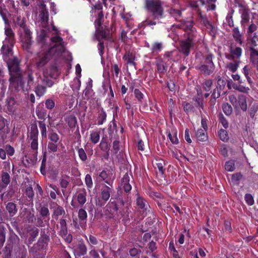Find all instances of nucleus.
I'll return each mask as SVG.
<instances>
[{
  "label": "nucleus",
  "instance_id": "nucleus-5",
  "mask_svg": "<svg viewBox=\"0 0 258 258\" xmlns=\"http://www.w3.org/2000/svg\"><path fill=\"white\" fill-rule=\"evenodd\" d=\"M56 71V74L57 73V68L53 66L52 68V72L50 73L46 72L45 74V78L41 80L42 84H38L36 87L35 92L37 96L40 97L43 96L46 92V87H50L53 85V82L51 80L48 79V76L52 75V72Z\"/></svg>",
  "mask_w": 258,
  "mask_h": 258
},
{
  "label": "nucleus",
  "instance_id": "nucleus-25",
  "mask_svg": "<svg viewBox=\"0 0 258 258\" xmlns=\"http://www.w3.org/2000/svg\"><path fill=\"white\" fill-rule=\"evenodd\" d=\"M0 15L2 17L5 24H9L8 16L9 12L4 5H0Z\"/></svg>",
  "mask_w": 258,
  "mask_h": 258
},
{
  "label": "nucleus",
  "instance_id": "nucleus-29",
  "mask_svg": "<svg viewBox=\"0 0 258 258\" xmlns=\"http://www.w3.org/2000/svg\"><path fill=\"white\" fill-rule=\"evenodd\" d=\"M6 209L9 212L10 216H13L17 212V209L16 205L12 202H10L7 204L6 206Z\"/></svg>",
  "mask_w": 258,
  "mask_h": 258
},
{
  "label": "nucleus",
  "instance_id": "nucleus-33",
  "mask_svg": "<svg viewBox=\"0 0 258 258\" xmlns=\"http://www.w3.org/2000/svg\"><path fill=\"white\" fill-rule=\"evenodd\" d=\"M232 35L236 42L240 44H242V41L241 40V35L237 28H234L233 29Z\"/></svg>",
  "mask_w": 258,
  "mask_h": 258
},
{
  "label": "nucleus",
  "instance_id": "nucleus-53",
  "mask_svg": "<svg viewBox=\"0 0 258 258\" xmlns=\"http://www.w3.org/2000/svg\"><path fill=\"white\" fill-rule=\"evenodd\" d=\"M48 150L49 152H56L57 150V145L56 143L49 142L48 144Z\"/></svg>",
  "mask_w": 258,
  "mask_h": 258
},
{
  "label": "nucleus",
  "instance_id": "nucleus-22",
  "mask_svg": "<svg viewBox=\"0 0 258 258\" xmlns=\"http://www.w3.org/2000/svg\"><path fill=\"white\" fill-rule=\"evenodd\" d=\"M182 27L187 32H193L195 28L193 27L194 22L192 20H181Z\"/></svg>",
  "mask_w": 258,
  "mask_h": 258
},
{
  "label": "nucleus",
  "instance_id": "nucleus-17",
  "mask_svg": "<svg viewBox=\"0 0 258 258\" xmlns=\"http://www.w3.org/2000/svg\"><path fill=\"white\" fill-rule=\"evenodd\" d=\"M179 53L176 50L167 52L164 54V57L168 61H176L178 59Z\"/></svg>",
  "mask_w": 258,
  "mask_h": 258
},
{
  "label": "nucleus",
  "instance_id": "nucleus-48",
  "mask_svg": "<svg viewBox=\"0 0 258 258\" xmlns=\"http://www.w3.org/2000/svg\"><path fill=\"white\" fill-rule=\"evenodd\" d=\"M103 14L102 11H100L98 14L97 19L95 21V24L96 26H97L98 27H100L103 22Z\"/></svg>",
  "mask_w": 258,
  "mask_h": 258
},
{
  "label": "nucleus",
  "instance_id": "nucleus-43",
  "mask_svg": "<svg viewBox=\"0 0 258 258\" xmlns=\"http://www.w3.org/2000/svg\"><path fill=\"white\" fill-rule=\"evenodd\" d=\"M223 110L227 115H230L232 112V108L230 105L227 103H225L222 106Z\"/></svg>",
  "mask_w": 258,
  "mask_h": 258
},
{
  "label": "nucleus",
  "instance_id": "nucleus-47",
  "mask_svg": "<svg viewBox=\"0 0 258 258\" xmlns=\"http://www.w3.org/2000/svg\"><path fill=\"white\" fill-rule=\"evenodd\" d=\"M225 168L227 171L232 172L235 169V165L233 161H229L226 162Z\"/></svg>",
  "mask_w": 258,
  "mask_h": 258
},
{
  "label": "nucleus",
  "instance_id": "nucleus-20",
  "mask_svg": "<svg viewBox=\"0 0 258 258\" xmlns=\"http://www.w3.org/2000/svg\"><path fill=\"white\" fill-rule=\"evenodd\" d=\"M239 60H234L232 62L227 63L225 66L226 71H229L232 73L235 72L239 67Z\"/></svg>",
  "mask_w": 258,
  "mask_h": 258
},
{
  "label": "nucleus",
  "instance_id": "nucleus-15",
  "mask_svg": "<svg viewBox=\"0 0 258 258\" xmlns=\"http://www.w3.org/2000/svg\"><path fill=\"white\" fill-rule=\"evenodd\" d=\"M123 58L127 64L132 66H135V55L134 53L130 51L127 52L123 56Z\"/></svg>",
  "mask_w": 258,
  "mask_h": 258
},
{
  "label": "nucleus",
  "instance_id": "nucleus-46",
  "mask_svg": "<svg viewBox=\"0 0 258 258\" xmlns=\"http://www.w3.org/2000/svg\"><path fill=\"white\" fill-rule=\"evenodd\" d=\"M39 126L42 136L46 138L47 135V130L44 122L43 121H39Z\"/></svg>",
  "mask_w": 258,
  "mask_h": 258
},
{
  "label": "nucleus",
  "instance_id": "nucleus-40",
  "mask_svg": "<svg viewBox=\"0 0 258 258\" xmlns=\"http://www.w3.org/2000/svg\"><path fill=\"white\" fill-rule=\"evenodd\" d=\"M2 182L4 185L7 186L10 183V176L7 172H3L2 174Z\"/></svg>",
  "mask_w": 258,
  "mask_h": 258
},
{
  "label": "nucleus",
  "instance_id": "nucleus-8",
  "mask_svg": "<svg viewBox=\"0 0 258 258\" xmlns=\"http://www.w3.org/2000/svg\"><path fill=\"white\" fill-rule=\"evenodd\" d=\"M198 68L204 75H210L215 70V65L212 60V55H208L206 57L204 64H201Z\"/></svg>",
  "mask_w": 258,
  "mask_h": 258
},
{
  "label": "nucleus",
  "instance_id": "nucleus-64",
  "mask_svg": "<svg viewBox=\"0 0 258 258\" xmlns=\"http://www.w3.org/2000/svg\"><path fill=\"white\" fill-rule=\"evenodd\" d=\"M229 100L234 106L237 107V100L235 95H231L229 96Z\"/></svg>",
  "mask_w": 258,
  "mask_h": 258
},
{
  "label": "nucleus",
  "instance_id": "nucleus-21",
  "mask_svg": "<svg viewBox=\"0 0 258 258\" xmlns=\"http://www.w3.org/2000/svg\"><path fill=\"white\" fill-rule=\"evenodd\" d=\"M229 51L235 57L239 58L242 54V49L240 47L231 44L229 48Z\"/></svg>",
  "mask_w": 258,
  "mask_h": 258
},
{
  "label": "nucleus",
  "instance_id": "nucleus-52",
  "mask_svg": "<svg viewBox=\"0 0 258 258\" xmlns=\"http://www.w3.org/2000/svg\"><path fill=\"white\" fill-rule=\"evenodd\" d=\"M256 29L257 26L254 24L252 23L250 25V26L248 28V30L247 32L249 38H251L253 32H254L256 30Z\"/></svg>",
  "mask_w": 258,
  "mask_h": 258
},
{
  "label": "nucleus",
  "instance_id": "nucleus-49",
  "mask_svg": "<svg viewBox=\"0 0 258 258\" xmlns=\"http://www.w3.org/2000/svg\"><path fill=\"white\" fill-rule=\"evenodd\" d=\"M250 68L248 66H245L243 68V73L244 76H245V77L246 78L247 80L249 83H252V80H251L250 77L249 76V73L250 72Z\"/></svg>",
  "mask_w": 258,
  "mask_h": 258
},
{
  "label": "nucleus",
  "instance_id": "nucleus-12",
  "mask_svg": "<svg viewBox=\"0 0 258 258\" xmlns=\"http://www.w3.org/2000/svg\"><path fill=\"white\" fill-rule=\"evenodd\" d=\"M113 190V186H108L105 185L104 186L102 187L101 192L102 199L105 202L107 201L110 197V194Z\"/></svg>",
  "mask_w": 258,
  "mask_h": 258
},
{
  "label": "nucleus",
  "instance_id": "nucleus-58",
  "mask_svg": "<svg viewBox=\"0 0 258 258\" xmlns=\"http://www.w3.org/2000/svg\"><path fill=\"white\" fill-rule=\"evenodd\" d=\"M5 241V231L3 227L0 226V243L3 246Z\"/></svg>",
  "mask_w": 258,
  "mask_h": 258
},
{
  "label": "nucleus",
  "instance_id": "nucleus-19",
  "mask_svg": "<svg viewBox=\"0 0 258 258\" xmlns=\"http://www.w3.org/2000/svg\"><path fill=\"white\" fill-rule=\"evenodd\" d=\"M196 136L197 140L199 141H205L208 139V135L207 131L202 130V128L198 129L196 132Z\"/></svg>",
  "mask_w": 258,
  "mask_h": 258
},
{
  "label": "nucleus",
  "instance_id": "nucleus-18",
  "mask_svg": "<svg viewBox=\"0 0 258 258\" xmlns=\"http://www.w3.org/2000/svg\"><path fill=\"white\" fill-rule=\"evenodd\" d=\"M6 107L10 112H13L15 109L16 101L14 97L10 96L6 99Z\"/></svg>",
  "mask_w": 258,
  "mask_h": 258
},
{
  "label": "nucleus",
  "instance_id": "nucleus-30",
  "mask_svg": "<svg viewBox=\"0 0 258 258\" xmlns=\"http://www.w3.org/2000/svg\"><path fill=\"white\" fill-rule=\"evenodd\" d=\"M163 47V44L162 42H155L152 45L151 50L153 53H158L161 51Z\"/></svg>",
  "mask_w": 258,
  "mask_h": 258
},
{
  "label": "nucleus",
  "instance_id": "nucleus-6",
  "mask_svg": "<svg viewBox=\"0 0 258 258\" xmlns=\"http://www.w3.org/2000/svg\"><path fill=\"white\" fill-rule=\"evenodd\" d=\"M38 131L36 124H32L30 125V130L28 132L27 142L30 145L32 150L37 153Z\"/></svg>",
  "mask_w": 258,
  "mask_h": 258
},
{
  "label": "nucleus",
  "instance_id": "nucleus-32",
  "mask_svg": "<svg viewBox=\"0 0 258 258\" xmlns=\"http://www.w3.org/2000/svg\"><path fill=\"white\" fill-rule=\"evenodd\" d=\"M61 236L68 242H71L72 240V236L70 234H68L67 228H60L59 231Z\"/></svg>",
  "mask_w": 258,
  "mask_h": 258
},
{
  "label": "nucleus",
  "instance_id": "nucleus-10",
  "mask_svg": "<svg viewBox=\"0 0 258 258\" xmlns=\"http://www.w3.org/2000/svg\"><path fill=\"white\" fill-rule=\"evenodd\" d=\"M13 45L8 43L3 42V45L1 48V52L6 61L10 60L9 57L13 55L12 47Z\"/></svg>",
  "mask_w": 258,
  "mask_h": 258
},
{
  "label": "nucleus",
  "instance_id": "nucleus-34",
  "mask_svg": "<svg viewBox=\"0 0 258 258\" xmlns=\"http://www.w3.org/2000/svg\"><path fill=\"white\" fill-rule=\"evenodd\" d=\"M86 195L87 193L85 190H83L78 194L77 196V201L80 205H83L86 203Z\"/></svg>",
  "mask_w": 258,
  "mask_h": 258
},
{
  "label": "nucleus",
  "instance_id": "nucleus-16",
  "mask_svg": "<svg viewBox=\"0 0 258 258\" xmlns=\"http://www.w3.org/2000/svg\"><path fill=\"white\" fill-rule=\"evenodd\" d=\"M53 213L52 217L56 219H58V216L65 214V211L62 207L58 206L56 204H54L52 206Z\"/></svg>",
  "mask_w": 258,
  "mask_h": 258
},
{
  "label": "nucleus",
  "instance_id": "nucleus-63",
  "mask_svg": "<svg viewBox=\"0 0 258 258\" xmlns=\"http://www.w3.org/2000/svg\"><path fill=\"white\" fill-rule=\"evenodd\" d=\"M69 182L70 181L68 177L61 179L60 181V184L61 187L63 188H67L69 183Z\"/></svg>",
  "mask_w": 258,
  "mask_h": 258
},
{
  "label": "nucleus",
  "instance_id": "nucleus-31",
  "mask_svg": "<svg viewBox=\"0 0 258 258\" xmlns=\"http://www.w3.org/2000/svg\"><path fill=\"white\" fill-rule=\"evenodd\" d=\"M169 13L175 20L181 21V12L180 10L172 8L170 10Z\"/></svg>",
  "mask_w": 258,
  "mask_h": 258
},
{
  "label": "nucleus",
  "instance_id": "nucleus-50",
  "mask_svg": "<svg viewBox=\"0 0 258 258\" xmlns=\"http://www.w3.org/2000/svg\"><path fill=\"white\" fill-rule=\"evenodd\" d=\"M78 155L80 159L83 161H85L87 160V155L86 152H85L83 148H78Z\"/></svg>",
  "mask_w": 258,
  "mask_h": 258
},
{
  "label": "nucleus",
  "instance_id": "nucleus-11",
  "mask_svg": "<svg viewBox=\"0 0 258 258\" xmlns=\"http://www.w3.org/2000/svg\"><path fill=\"white\" fill-rule=\"evenodd\" d=\"M5 34L6 38L3 41L4 43H8L11 45H14L15 42V34L12 29L9 27L5 28Z\"/></svg>",
  "mask_w": 258,
  "mask_h": 258
},
{
  "label": "nucleus",
  "instance_id": "nucleus-24",
  "mask_svg": "<svg viewBox=\"0 0 258 258\" xmlns=\"http://www.w3.org/2000/svg\"><path fill=\"white\" fill-rule=\"evenodd\" d=\"M238 103L240 108L244 111L247 109L246 97L243 95H240L238 98Z\"/></svg>",
  "mask_w": 258,
  "mask_h": 258
},
{
  "label": "nucleus",
  "instance_id": "nucleus-42",
  "mask_svg": "<svg viewBox=\"0 0 258 258\" xmlns=\"http://www.w3.org/2000/svg\"><path fill=\"white\" fill-rule=\"evenodd\" d=\"M234 89L242 93H248L249 91V88L248 87H245L242 85H236L233 86Z\"/></svg>",
  "mask_w": 258,
  "mask_h": 258
},
{
  "label": "nucleus",
  "instance_id": "nucleus-2",
  "mask_svg": "<svg viewBox=\"0 0 258 258\" xmlns=\"http://www.w3.org/2000/svg\"><path fill=\"white\" fill-rule=\"evenodd\" d=\"M51 42L54 44V46L49 48L47 53L43 54L42 56H40L37 60L36 64L38 68L43 67L49 60L52 53H61L64 50V47L63 44L62 39L58 36H55L51 38Z\"/></svg>",
  "mask_w": 258,
  "mask_h": 258
},
{
  "label": "nucleus",
  "instance_id": "nucleus-1",
  "mask_svg": "<svg viewBox=\"0 0 258 258\" xmlns=\"http://www.w3.org/2000/svg\"><path fill=\"white\" fill-rule=\"evenodd\" d=\"M7 61L10 75V78L9 79L10 83V87L16 92L20 90H24L22 80V74L19 67L18 60L14 58Z\"/></svg>",
  "mask_w": 258,
  "mask_h": 258
},
{
  "label": "nucleus",
  "instance_id": "nucleus-59",
  "mask_svg": "<svg viewBox=\"0 0 258 258\" xmlns=\"http://www.w3.org/2000/svg\"><path fill=\"white\" fill-rule=\"evenodd\" d=\"M246 203L250 206H251L254 203V200L252 196L250 194H247L244 197Z\"/></svg>",
  "mask_w": 258,
  "mask_h": 258
},
{
  "label": "nucleus",
  "instance_id": "nucleus-54",
  "mask_svg": "<svg viewBox=\"0 0 258 258\" xmlns=\"http://www.w3.org/2000/svg\"><path fill=\"white\" fill-rule=\"evenodd\" d=\"M49 139L52 142L57 143L59 140V137L56 133L51 132L49 134Z\"/></svg>",
  "mask_w": 258,
  "mask_h": 258
},
{
  "label": "nucleus",
  "instance_id": "nucleus-36",
  "mask_svg": "<svg viewBox=\"0 0 258 258\" xmlns=\"http://www.w3.org/2000/svg\"><path fill=\"white\" fill-rule=\"evenodd\" d=\"M100 139V133L98 132L93 131L90 134V140L93 144H97Z\"/></svg>",
  "mask_w": 258,
  "mask_h": 258
},
{
  "label": "nucleus",
  "instance_id": "nucleus-26",
  "mask_svg": "<svg viewBox=\"0 0 258 258\" xmlns=\"http://www.w3.org/2000/svg\"><path fill=\"white\" fill-rule=\"evenodd\" d=\"M216 0H200L203 5H205L207 11L213 10L216 6L214 4Z\"/></svg>",
  "mask_w": 258,
  "mask_h": 258
},
{
  "label": "nucleus",
  "instance_id": "nucleus-45",
  "mask_svg": "<svg viewBox=\"0 0 258 258\" xmlns=\"http://www.w3.org/2000/svg\"><path fill=\"white\" fill-rule=\"evenodd\" d=\"M100 148L101 150L108 152L109 150V148L108 143L106 140L102 138L99 145Z\"/></svg>",
  "mask_w": 258,
  "mask_h": 258
},
{
  "label": "nucleus",
  "instance_id": "nucleus-60",
  "mask_svg": "<svg viewBox=\"0 0 258 258\" xmlns=\"http://www.w3.org/2000/svg\"><path fill=\"white\" fill-rule=\"evenodd\" d=\"M5 150L7 154L9 156H12L14 155L15 150L10 145H7L5 147Z\"/></svg>",
  "mask_w": 258,
  "mask_h": 258
},
{
  "label": "nucleus",
  "instance_id": "nucleus-41",
  "mask_svg": "<svg viewBox=\"0 0 258 258\" xmlns=\"http://www.w3.org/2000/svg\"><path fill=\"white\" fill-rule=\"evenodd\" d=\"M106 118V114L103 111H102L98 114V116L97 118V124L98 125L102 124L105 121Z\"/></svg>",
  "mask_w": 258,
  "mask_h": 258
},
{
  "label": "nucleus",
  "instance_id": "nucleus-56",
  "mask_svg": "<svg viewBox=\"0 0 258 258\" xmlns=\"http://www.w3.org/2000/svg\"><path fill=\"white\" fill-rule=\"evenodd\" d=\"M26 195L29 198H32L34 196V192L31 185H29L25 190Z\"/></svg>",
  "mask_w": 258,
  "mask_h": 258
},
{
  "label": "nucleus",
  "instance_id": "nucleus-7",
  "mask_svg": "<svg viewBox=\"0 0 258 258\" xmlns=\"http://www.w3.org/2000/svg\"><path fill=\"white\" fill-rule=\"evenodd\" d=\"M195 45V41L190 37L181 40L179 42V51L185 56L189 55L190 51Z\"/></svg>",
  "mask_w": 258,
  "mask_h": 258
},
{
  "label": "nucleus",
  "instance_id": "nucleus-9",
  "mask_svg": "<svg viewBox=\"0 0 258 258\" xmlns=\"http://www.w3.org/2000/svg\"><path fill=\"white\" fill-rule=\"evenodd\" d=\"M99 176L102 180L108 185V186H113L115 175L112 171L103 170L100 173Z\"/></svg>",
  "mask_w": 258,
  "mask_h": 258
},
{
  "label": "nucleus",
  "instance_id": "nucleus-39",
  "mask_svg": "<svg viewBox=\"0 0 258 258\" xmlns=\"http://www.w3.org/2000/svg\"><path fill=\"white\" fill-rule=\"evenodd\" d=\"M165 165L164 162L163 160H159L157 161V162L155 163V168H157L159 173L163 175L164 174V165Z\"/></svg>",
  "mask_w": 258,
  "mask_h": 258
},
{
  "label": "nucleus",
  "instance_id": "nucleus-51",
  "mask_svg": "<svg viewBox=\"0 0 258 258\" xmlns=\"http://www.w3.org/2000/svg\"><path fill=\"white\" fill-rule=\"evenodd\" d=\"M219 136L220 139L223 141H226L228 139L227 133L225 130H220L219 132Z\"/></svg>",
  "mask_w": 258,
  "mask_h": 258
},
{
  "label": "nucleus",
  "instance_id": "nucleus-62",
  "mask_svg": "<svg viewBox=\"0 0 258 258\" xmlns=\"http://www.w3.org/2000/svg\"><path fill=\"white\" fill-rule=\"evenodd\" d=\"M200 18L201 20V22L206 26H210V24L206 16L202 15L201 13L199 14Z\"/></svg>",
  "mask_w": 258,
  "mask_h": 258
},
{
  "label": "nucleus",
  "instance_id": "nucleus-61",
  "mask_svg": "<svg viewBox=\"0 0 258 258\" xmlns=\"http://www.w3.org/2000/svg\"><path fill=\"white\" fill-rule=\"evenodd\" d=\"M168 138L172 143L177 144L178 143V140L175 134L172 135L171 133H169Z\"/></svg>",
  "mask_w": 258,
  "mask_h": 258
},
{
  "label": "nucleus",
  "instance_id": "nucleus-57",
  "mask_svg": "<svg viewBox=\"0 0 258 258\" xmlns=\"http://www.w3.org/2000/svg\"><path fill=\"white\" fill-rule=\"evenodd\" d=\"M85 183L88 188H91L93 185V182L91 176L90 174H87L85 179Z\"/></svg>",
  "mask_w": 258,
  "mask_h": 258
},
{
  "label": "nucleus",
  "instance_id": "nucleus-4",
  "mask_svg": "<svg viewBox=\"0 0 258 258\" xmlns=\"http://www.w3.org/2000/svg\"><path fill=\"white\" fill-rule=\"evenodd\" d=\"M146 7L152 13L155 19L162 17L163 9L159 0H146Z\"/></svg>",
  "mask_w": 258,
  "mask_h": 258
},
{
  "label": "nucleus",
  "instance_id": "nucleus-13",
  "mask_svg": "<svg viewBox=\"0 0 258 258\" xmlns=\"http://www.w3.org/2000/svg\"><path fill=\"white\" fill-rule=\"evenodd\" d=\"M39 17L42 23H43L42 26L45 27L47 24L49 15L47 10L46 9L45 6L44 5L42 6L41 10L40 12Z\"/></svg>",
  "mask_w": 258,
  "mask_h": 258
},
{
  "label": "nucleus",
  "instance_id": "nucleus-35",
  "mask_svg": "<svg viewBox=\"0 0 258 258\" xmlns=\"http://www.w3.org/2000/svg\"><path fill=\"white\" fill-rule=\"evenodd\" d=\"M66 121L70 127L74 128L77 123V119L74 116H70L66 118Z\"/></svg>",
  "mask_w": 258,
  "mask_h": 258
},
{
  "label": "nucleus",
  "instance_id": "nucleus-38",
  "mask_svg": "<svg viewBox=\"0 0 258 258\" xmlns=\"http://www.w3.org/2000/svg\"><path fill=\"white\" fill-rule=\"evenodd\" d=\"M25 213H21L22 217H25V218L27 219V220L29 223H32L33 222V220L34 219V215L30 211H27L26 212V209H24Z\"/></svg>",
  "mask_w": 258,
  "mask_h": 258
},
{
  "label": "nucleus",
  "instance_id": "nucleus-44",
  "mask_svg": "<svg viewBox=\"0 0 258 258\" xmlns=\"http://www.w3.org/2000/svg\"><path fill=\"white\" fill-rule=\"evenodd\" d=\"M213 84V81L212 80L209 79L206 80L202 84L203 89L205 91H209L211 90V87Z\"/></svg>",
  "mask_w": 258,
  "mask_h": 258
},
{
  "label": "nucleus",
  "instance_id": "nucleus-23",
  "mask_svg": "<svg viewBox=\"0 0 258 258\" xmlns=\"http://www.w3.org/2000/svg\"><path fill=\"white\" fill-rule=\"evenodd\" d=\"M137 205L143 212L147 210L148 204L147 202L141 197L137 199Z\"/></svg>",
  "mask_w": 258,
  "mask_h": 258
},
{
  "label": "nucleus",
  "instance_id": "nucleus-55",
  "mask_svg": "<svg viewBox=\"0 0 258 258\" xmlns=\"http://www.w3.org/2000/svg\"><path fill=\"white\" fill-rule=\"evenodd\" d=\"M87 214L86 211L83 209H81L79 210L78 212V217L81 220H85L87 218Z\"/></svg>",
  "mask_w": 258,
  "mask_h": 258
},
{
  "label": "nucleus",
  "instance_id": "nucleus-3",
  "mask_svg": "<svg viewBox=\"0 0 258 258\" xmlns=\"http://www.w3.org/2000/svg\"><path fill=\"white\" fill-rule=\"evenodd\" d=\"M26 20L24 17L18 16L14 20L15 24L22 28L20 35L22 47L24 49L30 51L32 44V32L25 24Z\"/></svg>",
  "mask_w": 258,
  "mask_h": 258
},
{
  "label": "nucleus",
  "instance_id": "nucleus-28",
  "mask_svg": "<svg viewBox=\"0 0 258 258\" xmlns=\"http://www.w3.org/2000/svg\"><path fill=\"white\" fill-rule=\"evenodd\" d=\"M76 250L78 255H83L87 252V248L85 244L80 241L79 242Z\"/></svg>",
  "mask_w": 258,
  "mask_h": 258
},
{
  "label": "nucleus",
  "instance_id": "nucleus-27",
  "mask_svg": "<svg viewBox=\"0 0 258 258\" xmlns=\"http://www.w3.org/2000/svg\"><path fill=\"white\" fill-rule=\"evenodd\" d=\"M39 211L40 215L44 220V221H48L49 219V212L47 207L45 206H41Z\"/></svg>",
  "mask_w": 258,
  "mask_h": 258
},
{
  "label": "nucleus",
  "instance_id": "nucleus-14",
  "mask_svg": "<svg viewBox=\"0 0 258 258\" xmlns=\"http://www.w3.org/2000/svg\"><path fill=\"white\" fill-rule=\"evenodd\" d=\"M130 177L128 174L125 173L121 179V186L126 192L130 191L132 189L131 185L130 184Z\"/></svg>",
  "mask_w": 258,
  "mask_h": 258
},
{
  "label": "nucleus",
  "instance_id": "nucleus-37",
  "mask_svg": "<svg viewBox=\"0 0 258 258\" xmlns=\"http://www.w3.org/2000/svg\"><path fill=\"white\" fill-rule=\"evenodd\" d=\"M157 70L160 73H165L166 71L167 66L162 60H159L157 62Z\"/></svg>",
  "mask_w": 258,
  "mask_h": 258
}]
</instances>
